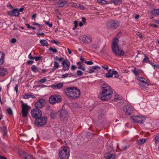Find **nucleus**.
I'll use <instances>...</instances> for the list:
<instances>
[{"label":"nucleus","mask_w":159,"mask_h":159,"mask_svg":"<svg viewBox=\"0 0 159 159\" xmlns=\"http://www.w3.org/2000/svg\"><path fill=\"white\" fill-rule=\"evenodd\" d=\"M47 79L45 77L43 79H41L39 80V82H40L41 84L43 83L46 81Z\"/></svg>","instance_id":"41"},{"label":"nucleus","mask_w":159,"mask_h":159,"mask_svg":"<svg viewBox=\"0 0 159 159\" xmlns=\"http://www.w3.org/2000/svg\"><path fill=\"white\" fill-rule=\"evenodd\" d=\"M5 56V54L3 52H0V65H2L3 64Z\"/></svg>","instance_id":"21"},{"label":"nucleus","mask_w":159,"mask_h":159,"mask_svg":"<svg viewBox=\"0 0 159 159\" xmlns=\"http://www.w3.org/2000/svg\"><path fill=\"white\" fill-rule=\"evenodd\" d=\"M131 119L134 122L143 124V121L145 120V117L144 116L142 115H139V116H132L131 117Z\"/></svg>","instance_id":"9"},{"label":"nucleus","mask_w":159,"mask_h":159,"mask_svg":"<svg viewBox=\"0 0 159 159\" xmlns=\"http://www.w3.org/2000/svg\"><path fill=\"white\" fill-rule=\"evenodd\" d=\"M34 57H32V56H31V53H30L29 55V56H28V57L31 60H34Z\"/></svg>","instance_id":"55"},{"label":"nucleus","mask_w":159,"mask_h":159,"mask_svg":"<svg viewBox=\"0 0 159 159\" xmlns=\"http://www.w3.org/2000/svg\"><path fill=\"white\" fill-rule=\"evenodd\" d=\"M57 111L59 110H57L56 111L51 112L50 114V116L52 119H53L56 117V116H58L59 113H58V111Z\"/></svg>","instance_id":"24"},{"label":"nucleus","mask_w":159,"mask_h":159,"mask_svg":"<svg viewBox=\"0 0 159 159\" xmlns=\"http://www.w3.org/2000/svg\"><path fill=\"white\" fill-rule=\"evenodd\" d=\"M84 63L88 65H92L93 64V62L91 61H85Z\"/></svg>","instance_id":"47"},{"label":"nucleus","mask_w":159,"mask_h":159,"mask_svg":"<svg viewBox=\"0 0 159 159\" xmlns=\"http://www.w3.org/2000/svg\"><path fill=\"white\" fill-rule=\"evenodd\" d=\"M104 157L106 159H115V156L114 154L107 152L105 154Z\"/></svg>","instance_id":"17"},{"label":"nucleus","mask_w":159,"mask_h":159,"mask_svg":"<svg viewBox=\"0 0 159 159\" xmlns=\"http://www.w3.org/2000/svg\"><path fill=\"white\" fill-rule=\"evenodd\" d=\"M137 34V35L139 36L140 38H142V35L141 33L138 32Z\"/></svg>","instance_id":"63"},{"label":"nucleus","mask_w":159,"mask_h":159,"mask_svg":"<svg viewBox=\"0 0 159 159\" xmlns=\"http://www.w3.org/2000/svg\"><path fill=\"white\" fill-rule=\"evenodd\" d=\"M18 85H16V86L15 87V88H14V90L16 91V92L17 93H18Z\"/></svg>","instance_id":"59"},{"label":"nucleus","mask_w":159,"mask_h":159,"mask_svg":"<svg viewBox=\"0 0 159 159\" xmlns=\"http://www.w3.org/2000/svg\"><path fill=\"white\" fill-rule=\"evenodd\" d=\"M21 113L23 117H27L29 114L28 110H22Z\"/></svg>","instance_id":"28"},{"label":"nucleus","mask_w":159,"mask_h":159,"mask_svg":"<svg viewBox=\"0 0 159 159\" xmlns=\"http://www.w3.org/2000/svg\"><path fill=\"white\" fill-rule=\"evenodd\" d=\"M78 7L80 8L81 10H84L85 9V7L82 5H79Z\"/></svg>","instance_id":"52"},{"label":"nucleus","mask_w":159,"mask_h":159,"mask_svg":"<svg viewBox=\"0 0 159 159\" xmlns=\"http://www.w3.org/2000/svg\"><path fill=\"white\" fill-rule=\"evenodd\" d=\"M146 140L147 139L142 138L138 140L137 143L139 145H142L146 141Z\"/></svg>","instance_id":"29"},{"label":"nucleus","mask_w":159,"mask_h":159,"mask_svg":"<svg viewBox=\"0 0 159 159\" xmlns=\"http://www.w3.org/2000/svg\"><path fill=\"white\" fill-rule=\"evenodd\" d=\"M115 75L114 77L118 78L119 77V74L116 70H112L111 69H110L108 70V72L106 74V77L107 78H111Z\"/></svg>","instance_id":"12"},{"label":"nucleus","mask_w":159,"mask_h":159,"mask_svg":"<svg viewBox=\"0 0 159 159\" xmlns=\"http://www.w3.org/2000/svg\"><path fill=\"white\" fill-rule=\"evenodd\" d=\"M18 154L21 157L24 159L25 157L28 154L24 151L22 150H19L18 151Z\"/></svg>","instance_id":"18"},{"label":"nucleus","mask_w":159,"mask_h":159,"mask_svg":"<svg viewBox=\"0 0 159 159\" xmlns=\"http://www.w3.org/2000/svg\"><path fill=\"white\" fill-rule=\"evenodd\" d=\"M48 50L52 51L54 53H56L57 52V50L56 48H53L52 47H50Z\"/></svg>","instance_id":"38"},{"label":"nucleus","mask_w":159,"mask_h":159,"mask_svg":"<svg viewBox=\"0 0 159 159\" xmlns=\"http://www.w3.org/2000/svg\"><path fill=\"white\" fill-rule=\"evenodd\" d=\"M119 40L115 38L113 40L112 45V49L113 53L117 57L123 56L124 54V52L119 48V46L117 44Z\"/></svg>","instance_id":"3"},{"label":"nucleus","mask_w":159,"mask_h":159,"mask_svg":"<svg viewBox=\"0 0 159 159\" xmlns=\"http://www.w3.org/2000/svg\"><path fill=\"white\" fill-rule=\"evenodd\" d=\"M136 68H134L133 71V72L136 76H138L139 75V73L138 71L136 70Z\"/></svg>","instance_id":"39"},{"label":"nucleus","mask_w":159,"mask_h":159,"mask_svg":"<svg viewBox=\"0 0 159 159\" xmlns=\"http://www.w3.org/2000/svg\"><path fill=\"white\" fill-rule=\"evenodd\" d=\"M33 63V61H31L30 60H29L27 62V65H30L31 64Z\"/></svg>","instance_id":"61"},{"label":"nucleus","mask_w":159,"mask_h":159,"mask_svg":"<svg viewBox=\"0 0 159 159\" xmlns=\"http://www.w3.org/2000/svg\"><path fill=\"white\" fill-rule=\"evenodd\" d=\"M159 139V137H156L155 138V143L156 144L157 143V141H158Z\"/></svg>","instance_id":"57"},{"label":"nucleus","mask_w":159,"mask_h":159,"mask_svg":"<svg viewBox=\"0 0 159 159\" xmlns=\"http://www.w3.org/2000/svg\"><path fill=\"white\" fill-rule=\"evenodd\" d=\"M48 118L46 116H43L37 118L34 120L35 125L39 127H42L44 126L47 123Z\"/></svg>","instance_id":"5"},{"label":"nucleus","mask_w":159,"mask_h":159,"mask_svg":"<svg viewBox=\"0 0 159 159\" xmlns=\"http://www.w3.org/2000/svg\"><path fill=\"white\" fill-rule=\"evenodd\" d=\"M16 42V39L15 38H13L11 40V43H15Z\"/></svg>","instance_id":"53"},{"label":"nucleus","mask_w":159,"mask_h":159,"mask_svg":"<svg viewBox=\"0 0 159 159\" xmlns=\"http://www.w3.org/2000/svg\"><path fill=\"white\" fill-rule=\"evenodd\" d=\"M77 67L74 65H73L71 66V69L72 70H75L76 69Z\"/></svg>","instance_id":"56"},{"label":"nucleus","mask_w":159,"mask_h":159,"mask_svg":"<svg viewBox=\"0 0 159 159\" xmlns=\"http://www.w3.org/2000/svg\"><path fill=\"white\" fill-rule=\"evenodd\" d=\"M145 58L143 59V61H145V62H147L148 61V60H149V58L147 57L145 55Z\"/></svg>","instance_id":"43"},{"label":"nucleus","mask_w":159,"mask_h":159,"mask_svg":"<svg viewBox=\"0 0 159 159\" xmlns=\"http://www.w3.org/2000/svg\"><path fill=\"white\" fill-rule=\"evenodd\" d=\"M42 57H34V59H35L36 61H38L42 58Z\"/></svg>","instance_id":"45"},{"label":"nucleus","mask_w":159,"mask_h":159,"mask_svg":"<svg viewBox=\"0 0 159 159\" xmlns=\"http://www.w3.org/2000/svg\"><path fill=\"white\" fill-rule=\"evenodd\" d=\"M7 73L6 69L0 67V76H4L7 74Z\"/></svg>","instance_id":"25"},{"label":"nucleus","mask_w":159,"mask_h":159,"mask_svg":"<svg viewBox=\"0 0 159 159\" xmlns=\"http://www.w3.org/2000/svg\"><path fill=\"white\" fill-rule=\"evenodd\" d=\"M92 48L95 49H97L99 48V46L95 44H93L92 46Z\"/></svg>","instance_id":"46"},{"label":"nucleus","mask_w":159,"mask_h":159,"mask_svg":"<svg viewBox=\"0 0 159 159\" xmlns=\"http://www.w3.org/2000/svg\"><path fill=\"white\" fill-rule=\"evenodd\" d=\"M151 13L154 16L159 15V8L158 9H153Z\"/></svg>","instance_id":"22"},{"label":"nucleus","mask_w":159,"mask_h":159,"mask_svg":"<svg viewBox=\"0 0 159 159\" xmlns=\"http://www.w3.org/2000/svg\"><path fill=\"white\" fill-rule=\"evenodd\" d=\"M31 114L32 117L36 119L42 116V112L41 110H31Z\"/></svg>","instance_id":"11"},{"label":"nucleus","mask_w":159,"mask_h":159,"mask_svg":"<svg viewBox=\"0 0 159 159\" xmlns=\"http://www.w3.org/2000/svg\"><path fill=\"white\" fill-rule=\"evenodd\" d=\"M147 63H149L150 64H151L152 65V66H154V64L151 61H150L149 60H148V61Z\"/></svg>","instance_id":"62"},{"label":"nucleus","mask_w":159,"mask_h":159,"mask_svg":"<svg viewBox=\"0 0 159 159\" xmlns=\"http://www.w3.org/2000/svg\"><path fill=\"white\" fill-rule=\"evenodd\" d=\"M7 112L10 115H12L13 114L12 110H7Z\"/></svg>","instance_id":"54"},{"label":"nucleus","mask_w":159,"mask_h":159,"mask_svg":"<svg viewBox=\"0 0 159 159\" xmlns=\"http://www.w3.org/2000/svg\"><path fill=\"white\" fill-rule=\"evenodd\" d=\"M45 22V23L48 25L50 27H51L52 26V24H50L48 21H46L45 20L44 21Z\"/></svg>","instance_id":"51"},{"label":"nucleus","mask_w":159,"mask_h":159,"mask_svg":"<svg viewBox=\"0 0 159 159\" xmlns=\"http://www.w3.org/2000/svg\"><path fill=\"white\" fill-rule=\"evenodd\" d=\"M101 91L99 98L103 101L108 100L112 97L113 89L111 87L104 82L100 86Z\"/></svg>","instance_id":"1"},{"label":"nucleus","mask_w":159,"mask_h":159,"mask_svg":"<svg viewBox=\"0 0 159 159\" xmlns=\"http://www.w3.org/2000/svg\"><path fill=\"white\" fill-rule=\"evenodd\" d=\"M63 70L64 71L68 70L70 68V62L68 60H64L62 62Z\"/></svg>","instance_id":"14"},{"label":"nucleus","mask_w":159,"mask_h":159,"mask_svg":"<svg viewBox=\"0 0 159 159\" xmlns=\"http://www.w3.org/2000/svg\"><path fill=\"white\" fill-rule=\"evenodd\" d=\"M65 93L66 95L72 99L78 98L80 94V90L75 87L67 88L65 90Z\"/></svg>","instance_id":"2"},{"label":"nucleus","mask_w":159,"mask_h":159,"mask_svg":"<svg viewBox=\"0 0 159 159\" xmlns=\"http://www.w3.org/2000/svg\"><path fill=\"white\" fill-rule=\"evenodd\" d=\"M57 111L59 113L58 116L61 120L65 121L67 120L69 115L66 110H60Z\"/></svg>","instance_id":"8"},{"label":"nucleus","mask_w":159,"mask_h":159,"mask_svg":"<svg viewBox=\"0 0 159 159\" xmlns=\"http://www.w3.org/2000/svg\"><path fill=\"white\" fill-rule=\"evenodd\" d=\"M21 109H31L30 107L27 104L24 103L23 101H21Z\"/></svg>","instance_id":"20"},{"label":"nucleus","mask_w":159,"mask_h":159,"mask_svg":"<svg viewBox=\"0 0 159 159\" xmlns=\"http://www.w3.org/2000/svg\"><path fill=\"white\" fill-rule=\"evenodd\" d=\"M31 69L35 73H37L39 71V68L36 66L35 65H33L32 66Z\"/></svg>","instance_id":"31"},{"label":"nucleus","mask_w":159,"mask_h":159,"mask_svg":"<svg viewBox=\"0 0 159 159\" xmlns=\"http://www.w3.org/2000/svg\"><path fill=\"white\" fill-rule=\"evenodd\" d=\"M98 69H100V67L98 66H91L86 71L89 73H92L94 72L95 70Z\"/></svg>","instance_id":"16"},{"label":"nucleus","mask_w":159,"mask_h":159,"mask_svg":"<svg viewBox=\"0 0 159 159\" xmlns=\"http://www.w3.org/2000/svg\"><path fill=\"white\" fill-rule=\"evenodd\" d=\"M8 14L11 16L17 17L19 16L20 13L18 9L16 8H13L12 11L8 12Z\"/></svg>","instance_id":"15"},{"label":"nucleus","mask_w":159,"mask_h":159,"mask_svg":"<svg viewBox=\"0 0 159 159\" xmlns=\"http://www.w3.org/2000/svg\"><path fill=\"white\" fill-rule=\"evenodd\" d=\"M98 2L100 3H102L103 5H105L107 3V1L105 0H98Z\"/></svg>","instance_id":"37"},{"label":"nucleus","mask_w":159,"mask_h":159,"mask_svg":"<svg viewBox=\"0 0 159 159\" xmlns=\"http://www.w3.org/2000/svg\"><path fill=\"white\" fill-rule=\"evenodd\" d=\"M120 22L116 20H110L107 23V27L108 29L114 30L116 29L119 26Z\"/></svg>","instance_id":"6"},{"label":"nucleus","mask_w":159,"mask_h":159,"mask_svg":"<svg viewBox=\"0 0 159 159\" xmlns=\"http://www.w3.org/2000/svg\"><path fill=\"white\" fill-rule=\"evenodd\" d=\"M80 40L83 43L88 44L91 42L92 38L90 35H87L81 36L80 38Z\"/></svg>","instance_id":"13"},{"label":"nucleus","mask_w":159,"mask_h":159,"mask_svg":"<svg viewBox=\"0 0 159 159\" xmlns=\"http://www.w3.org/2000/svg\"><path fill=\"white\" fill-rule=\"evenodd\" d=\"M121 0H111L110 2V3H113L115 5H117L120 3H122Z\"/></svg>","instance_id":"27"},{"label":"nucleus","mask_w":159,"mask_h":159,"mask_svg":"<svg viewBox=\"0 0 159 159\" xmlns=\"http://www.w3.org/2000/svg\"><path fill=\"white\" fill-rule=\"evenodd\" d=\"M61 101L62 99L61 96L56 94L52 95L49 98V101L50 103L52 104L59 102Z\"/></svg>","instance_id":"7"},{"label":"nucleus","mask_w":159,"mask_h":159,"mask_svg":"<svg viewBox=\"0 0 159 159\" xmlns=\"http://www.w3.org/2000/svg\"><path fill=\"white\" fill-rule=\"evenodd\" d=\"M40 43L41 45L44 46L46 47L48 46L49 45L47 41L43 39L41 40L40 41Z\"/></svg>","instance_id":"26"},{"label":"nucleus","mask_w":159,"mask_h":159,"mask_svg":"<svg viewBox=\"0 0 159 159\" xmlns=\"http://www.w3.org/2000/svg\"><path fill=\"white\" fill-rule=\"evenodd\" d=\"M36 16H37L36 13H34L32 15V19H35L36 18Z\"/></svg>","instance_id":"64"},{"label":"nucleus","mask_w":159,"mask_h":159,"mask_svg":"<svg viewBox=\"0 0 159 159\" xmlns=\"http://www.w3.org/2000/svg\"><path fill=\"white\" fill-rule=\"evenodd\" d=\"M78 68L79 69H81V70H82L83 71L86 70L85 67L83 65H80L78 67Z\"/></svg>","instance_id":"40"},{"label":"nucleus","mask_w":159,"mask_h":159,"mask_svg":"<svg viewBox=\"0 0 159 159\" xmlns=\"http://www.w3.org/2000/svg\"><path fill=\"white\" fill-rule=\"evenodd\" d=\"M133 107L130 105L128 104L125 105L123 107V109H132Z\"/></svg>","instance_id":"33"},{"label":"nucleus","mask_w":159,"mask_h":159,"mask_svg":"<svg viewBox=\"0 0 159 159\" xmlns=\"http://www.w3.org/2000/svg\"><path fill=\"white\" fill-rule=\"evenodd\" d=\"M24 159H34L33 157H31V156L28 155L27 156L25 157V158Z\"/></svg>","instance_id":"48"},{"label":"nucleus","mask_w":159,"mask_h":159,"mask_svg":"<svg viewBox=\"0 0 159 159\" xmlns=\"http://www.w3.org/2000/svg\"><path fill=\"white\" fill-rule=\"evenodd\" d=\"M52 86L53 88H57L58 89H60L63 87V84L61 83H59L57 84L53 85Z\"/></svg>","instance_id":"34"},{"label":"nucleus","mask_w":159,"mask_h":159,"mask_svg":"<svg viewBox=\"0 0 159 159\" xmlns=\"http://www.w3.org/2000/svg\"><path fill=\"white\" fill-rule=\"evenodd\" d=\"M59 156L61 159H68L70 156V151L66 146L61 147L59 149Z\"/></svg>","instance_id":"4"},{"label":"nucleus","mask_w":159,"mask_h":159,"mask_svg":"<svg viewBox=\"0 0 159 159\" xmlns=\"http://www.w3.org/2000/svg\"><path fill=\"white\" fill-rule=\"evenodd\" d=\"M33 25H38L39 27H40V28H41V25H40L39 24V23H36V22H34L33 23Z\"/></svg>","instance_id":"60"},{"label":"nucleus","mask_w":159,"mask_h":159,"mask_svg":"<svg viewBox=\"0 0 159 159\" xmlns=\"http://www.w3.org/2000/svg\"><path fill=\"white\" fill-rule=\"evenodd\" d=\"M46 104V101L43 99H41L38 100L35 103V106L36 109L42 108Z\"/></svg>","instance_id":"10"},{"label":"nucleus","mask_w":159,"mask_h":159,"mask_svg":"<svg viewBox=\"0 0 159 159\" xmlns=\"http://www.w3.org/2000/svg\"><path fill=\"white\" fill-rule=\"evenodd\" d=\"M138 79L139 80L140 82L146 84H148V82L143 77H138Z\"/></svg>","instance_id":"30"},{"label":"nucleus","mask_w":159,"mask_h":159,"mask_svg":"<svg viewBox=\"0 0 159 159\" xmlns=\"http://www.w3.org/2000/svg\"><path fill=\"white\" fill-rule=\"evenodd\" d=\"M54 66L51 70L52 72L54 71L55 70L57 69L60 66L59 63L56 61H55L54 62Z\"/></svg>","instance_id":"23"},{"label":"nucleus","mask_w":159,"mask_h":159,"mask_svg":"<svg viewBox=\"0 0 159 159\" xmlns=\"http://www.w3.org/2000/svg\"><path fill=\"white\" fill-rule=\"evenodd\" d=\"M67 0H60L58 2L59 7H62L67 3Z\"/></svg>","instance_id":"19"},{"label":"nucleus","mask_w":159,"mask_h":159,"mask_svg":"<svg viewBox=\"0 0 159 159\" xmlns=\"http://www.w3.org/2000/svg\"><path fill=\"white\" fill-rule=\"evenodd\" d=\"M78 22L77 21H75L74 22V24H75V28H77L78 27Z\"/></svg>","instance_id":"58"},{"label":"nucleus","mask_w":159,"mask_h":159,"mask_svg":"<svg viewBox=\"0 0 159 159\" xmlns=\"http://www.w3.org/2000/svg\"><path fill=\"white\" fill-rule=\"evenodd\" d=\"M102 68H103L104 69L106 70H108V67L106 65H104L102 66Z\"/></svg>","instance_id":"50"},{"label":"nucleus","mask_w":159,"mask_h":159,"mask_svg":"<svg viewBox=\"0 0 159 159\" xmlns=\"http://www.w3.org/2000/svg\"><path fill=\"white\" fill-rule=\"evenodd\" d=\"M77 75L78 76H81L83 74V72L80 70H78L77 71Z\"/></svg>","instance_id":"42"},{"label":"nucleus","mask_w":159,"mask_h":159,"mask_svg":"<svg viewBox=\"0 0 159 159\" xmlns=\"http://www.w3.org/2000/svg\"><path fill=\"white\" fill-rule=\"evenodd\" d=\"M128 146L127 145H124L123 146L121 147V150L124 151L125 150L128 148Z\"/></svg>","instance_id":"44"},{"label":"nucleus","mask_w":159,"mask_h":159,"mask_svg":"<svg viewBox=\"0 0 159 159\" xmlns=\"http://www.w3.org/2000/svg\"><path fill=\"white\" fill-rule=\"evenodd\" d=\"M118 96H119V95H118ZM114 102H117V103H120L121 102L120 99L119 98V97H118V96H117V97H116L115 98H114Z\"/></svg>","instance_id":"35"},{"label":"nucleus","mask_w":159,"mask_h":159,"mask_svg":"<svg viewBox=\"0 0 159 159\" xmlns=\"http://www.w3.org/2000/svg\"><path fill=\"white\" fill-rule=\"evenodd\" d=\"M133 110H125V112L126 115H130L132 114Z\"/></svg>","instance_id":"36"},{"label":"nucleus","mask_w":159,"mask_h":159,"mask_svg":"<svg viewBox=\"0 0 159 159\" xmlns=\"http://www.w3.org/2000/svg\"><path fill=\"white\" fill-rule=\"evenodd\" d=\"M68 75H69V74H68V73H66L64 74H63L61 75V78H65L68 77Z\"/></svg>","instance_id":"49"},{"label":"nucleus","mask_w":159,"mask_h":159,"mask_svg":"<svg viewBox=\"0 0 159 159\" xmlns=\"http://www.w3.org/2000/svg\"><path fill=\"white\" fill-rule=\"evenodd\" d=\"M23 97L25 99H28L30 98H35V96L34 95H32L30 94H25L23 95Z\"/></svg>","instance_id":"32"}]
</instances>
